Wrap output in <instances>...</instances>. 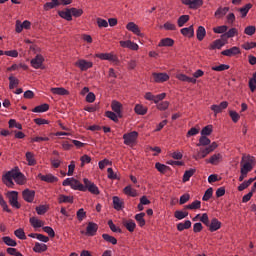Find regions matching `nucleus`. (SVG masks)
<instances>
[{
  "label": "nucleus",
  "instance_id": "obj_1",
  "mask_svg": "<svg viewBox=\"0 0 256 256\" xmlns=\"http://www.w3.org/2000/svg\"><path fill=\"white\" fill-rule=\"evenodd\" d=\"M2 183H4L6 187H9V189H13L15 184L25 185V183H27V177H25L19 167H15L2 175Z\"/></svg>",
  "mask_w": 256,
  "mask_h": 256
},
{
  "label": "nucleus",
  "instance_id": "obj_2",
  "mask_svg": "<svg viewBox=\"0 0 256 256\" xmlns=\"http://www.w3.org/2000/svg\"><path fill=\"white\" fill-rule=\"evenodd\" d=\"M255 167V156H251L249 154H243L240 161V176L239 181H243L253 171Z\"/></svg>",
  "mask_w": 256,
  "mask_h": 256
},
{
  "label": "nucleus",
  "instance_id": "obj_3",
  "mask_svg": "<svg viewBox=\"0 0 256 256\" xmlns=\"http://www.w3.org/2000/svg\"><path fill=\"white\" fill-rule=\"evenodd\" d=\"M63 187H71V189H74V191H87V187L83 185L79 180L71 177V178H66L62 182Z\"/></svg>",
  "mask_w": 256,
  "mask_h": 256
},
{
  "label": "nucleus",
  "instance_id": "obj_4",
  "mask_svg": "<svg viewBox=\"0 0 256 256\" xmlns=\"http://www.w3.org/2000/svg\"><path fill=\"white\" fill-rule=\"evenodd\" d=\"M138 137H139V132L137 131H132L124 134L122 137L124 139V145H128V147H133V145L137 143Z\"/></svg>",
  "mask_w": 256,
  "mask_h": 256
},
{
  "label": "nucleus",
  "instance_id": "obj_5",
  "mask_svg": "<svg viewBox=\"0 0 256 256\" xmlns=\"http://www.w3.org/2000/svg\"><path fill=\"white\" fill-rule=\"evenodd\" d=\"M7 197L11 207H13L14 209H21V204L19 203V192L9 191L7 193Z\"/></svg>",
  "mask_w": 256,
  "mask_h": 256
},
{
  "label": "nucleus",
  "instance_id": "obj_6",
  "mask_svg": "<svg viewBox=\"0 0 256 256\" xmlns=\"http://www.w3.org/2000/svg\"><path fill=\"white\" fill-rule=\"evenodd\" d=\"M95 57L97 59H100L101 61H111L112 63H117L119 61V58L113 52L98 53V54H95Z\"/></svg>",
  "mask_w": 256,
  "mask_h": 256
},
{
  "label": "nucleus",
  "instance_id": "obj_7",
  "mask_svg": "<svg viewBox=\"0 0 256 256\" xmlns=\"http://www.w3.org/2000/svg\"><path fill=\"white\" fill-rule=\"evenodd\" d=\"M45 63V57L41 54H37L33 59L30 61L31 67L33 69H45V66L43 65Z\"/></svg>",
  "mask_w": 256,
  "mask_h": 256
},
{
  "label": "nucleus",
  "instance_id": "obj_8",
  "mask_svg": "<svg viewBox=\"0 0 256 256\" xmlns=\"http://www.w3.org/2000/svg\"><path fill=\"white\" fill-rule=\"evenodd\" d=\"M229 107V102L227 101H222L219 105L217 104H213L210 106L211 111H213L215 117H217V115H219V113H223V111H225V109H227Z\"/></svg>",
  "mask_w": 256,
  "mask_h": 256
},
{
  "label": "nucleus",
  "instance_id": "obj_9",
  "mask_svg": "<svg viewBox=\"0 0 256 256\" xmlns=\"http://www.w3.org/2000/svg\"><path fill=\"white\" fill-rule=\"evenodd\" d=\"M84 187H86V191L88 190L92 195H99V187L95 185V183L91 182L89 179H83Z\"/></svg>",
  "mask_w": 256,
  "mask_h": 256
},
{
  "label": "nucleus",
  "instance_id": "obj_10",
  "mask_svg": "<svg viewBox=\"0 0 256 256\" xmlns=\"http://www.w3.org/2000/svg\"><path fill=\"white\" fill-rule=\"evenodd\" d=\"M182 5L188 7V9H199L203 7V0H181Z\"/></svg>",
  "mask_w": 256,
  "mask_h": 256
},
{
  "label": "nucleus",
  "instance_id": "obj_11",
  "mask_svg": "<svg viewBox=\"0 0 256 256\" xmlns=\"http://www.w3.org/2000/svg\"><path fill=\"white\" fill-rule=\"evenodd\" d=\"M97 231H99V225L95 222H88L85 235H87V237H95Z\"/></svg>",
  "mask_w": 256,
  "mask_h": 256
},
{
  "label": "nucleus",
  "instance_id": "obj_12",
  "mask_svg": "<svg viewBox=\"0 0 256 256\" xmlns=\"http://www.w3.org/2000/svg\"><path fill=\"white\" fill-rule=\"evenodd\" d=\"M75 66L78 67L80 71H87L93 67V63L85 59H79L75 62Z\"/></svg>",
  "mask_w": 256,
  "mask_h": 256
},
{
  "label": "nucleus",
  "instance_id": "obj_13",
  "mask_svg": "<svg viewBox=\"0 0 256 256\" xmlns=\"http://www.w3.org/2000/svg\"><path fill=\"white\" fill-rule=\"evenodd\" d=\"M22 198L26 203H33L35 201V190L26 188L22 191Z\"/></svg>",
  "mask_w": 256,
  "mask_h": 256
},
{
  "label": "nucleus",
  "instance_id": "obj_14",
  "mask_svg": "<svg viewBox=\"0 0 256 256\" xmlns=\"http://www.w3.org/2000/svg\"><path fill=\"white\" fill-rule=\"evenodd\" d=\"M120 47H123V49H130L131 51H139V44L135 43L131 40L126 41H120L119 42Z\"/></svg>",
  "mask_w": 256,
  "mask_h": 256
},
{
  "label": "nucleus",
  "instance_id": "obj_15",
  "mask_svg": "<svg viewBox=\"0 0 256 256\" xmlns=\"http://www.w3.org/2000/svg\"><path fill=\"white\" fill-rule=\"evenodd\" d=\"M111 109L114 113H116V115H118L119 119L123 117V104H121V102L113 100L111 103Z\"/></svg>",
  "mask_w": 256,
  "mask_h": 256
},
{
  "label": "nucleus",
  "instance_id": "obj_16",
  "mask_svg": "<svg viewBox=\"0 0 256 256\" xmlns=\"http://www.w3.org/2000/svg\"><path fill=\"white\" fill-rule=\"evenodd\" d=\"M221 55H224V57H235V55H241V48L237 46L231 47L230 49L223 50Z\"/></svg>",
  "mask_w": 256,
  "mask_h": 256
},
{
  "label": "nucleus",
  "instance_id": "obj_17",
  "mask_svg": "<svg viewBox=\"0 0 256 256\" xmlns=\"http://www.w3.org/2000/svg\"><path fill=\"white\" fill-rule=\"evenodd\" d=\"M152 77L154 79V83H165V81H169V74L167 73H152Z\"/></svg>",
  "mask_w": 256,
  "mask_h": 256
},
{
  "label": "nucleus",
  "instance_id": "obj_18",
  "mask_svg": "<svg viewBox=\"0 0 256 256\" xmlns=\"http://www.w3.org/2000/svg\"><path fill=\"white\" fill-rule=\"evenodd\" d=\"M38 179H40V181H44L45 183H57V181H59V178H57V176L53 175V174H38Z\"/></svg>",
  "mask_w": 256,
  "mask_h": 256
},
{
  "label": "nucleus",
  "instance_id": "obj_19",
  "mask_svg": "<svg viewBox=\"0 0 256 256\" xmlns=\"http://www.w3.org/2000/svg\"><path fill=\"white\" fill-rule=\"evenodd\" d=\"M113 207L116 211H123L125 209V202L123 199L119 198L118 196H113L112 198Z\"/></svg>",
  "mask_w": 256,
  "mask_h": 256
},
{
  "label": "nucleus",
  "instance_id": "obj_20",
  "mask_svg": "<svg viewBox=\"0 0 256 256\" xmlns=\"http://www.w3.org/2000/svg\"><path fill=\"white\" fill-rule=\"evenodd\" d=\"M127 31H131V33H134V35H137L138 37H143V33H141V29H139V26L135 24V22H129L126 25Z\"/></svg>",
  "mask_w": 256,
  "mask_h": 256
},
{
  "label": "nucleus",
  "instance_id": "obj_21",
  "mask_svg": "<svg viewBox=\"0 0 256 256\" xmlns=\"http://www.w3.org/2000/svg\"><path fill=\"white\" fill-rule=\"evenodd\" d=\"M223 161V154L221 153H215L208 160H206V163H210V165H219Z\"/></svg>",
  "mask_w": 256,
  "mask_h": 256
},
{
  "label": "nucleus",
  "instance_id": "obj_22",
  "mask_svg": "<svg viewBox=\"0 0 256 256\" xmlns=\"http://www.w3.org/2000/svg\"><path fill=\"white\" fill-rule=\"evenodd\" d=\"M230 10L229 7H218L217 10L214 13V17L216 19H223V17H225V15H227V12Z\"/></svg>",
  "mask_w": 256,
  "mask_h": 256
},
{
  "label": "nucleus",
  "instance_id": "obj_23",
  "mask_svg": "<svg viewBox=\"0 0 256 256\" xmlns=\"http://www.w3.org/2000/svg\"><path fill=\"white\" fill-rule=\"evenodd\" d=\"M207 227H209V231H211V233L219 231V229H221V221L217 218H213Z\"/></svg>",
  "mask_w": 256,
  "mask_h": 256
},
{
  "label": "nucleus",
  "instance_id": "obj_24",
  "mask_svg": "<svg viewBox=\"0 0 256 256\" xmlns=\"http://www.w3.org/2000/svg\"><path fill=\"white\" fill-rule=\"evenodd\" d=\"M225 43V40H223V37H221V39H216L213 43H211L209 49L210 51H215V49H221L222 47H225Z\"/></svg>",
  "mask_w": 256,
  "mask_h": 256
},
{
  "label": "nucleus",
  "instance_id": "obj_25",
  "mask_svg": "<svg viewBox=\"0 0 256 256\" xmlns=\"http://www.w3.org/2000/svg\"><path fill=\"white\" fill-rule=\"evenodd\" d=\"M211 153V150L206 146V148H200L199 152L193 156V159L198 161V159H205L207 155Z\"/></svg>",
  "mask_w": 256,
  "mask_h": 256
},
{
  "label": "nucleus",
  "instance_id": "obj_26",
  "mask_svg": "<svg viewBox=\"0 0 256 256\" xmlns=\"http://www.w3.org/2000/svg\"><path fill=\"white\" fill-rule=\"evenodd\" d=\"M29 222L34 229H40V227L45 226V222L37 217H31Z\"/></svg>",
  "mask_w": 256,
  "mask_h": 256
},
{
  "label": "nucleus",
  "instance_id": "obj_27",
  "mask_svg": "<svg viewBox=\"0 0 256 256\" xmlns=\"http://www.w3.org/2000/svg\"><path fill=\"white\" fill-rule=\"evenodd\" d=\"M58 15L59 17H61V19H65V21H73V16L71 15V8L58 11Z\"/></svg>",
  "mask_w": 256,
  "mask_h": 256
},
{
  "label": "nucleus",
  "instance_id": "obj_28",
  "mask_svg": "<svg viewBox=\"0 0 256 256\" xmlns=\"http://www.w3.org/2000/svg\"><path fill=\"white\" fill-rule=\"evenodd\" d=\"M122 224L124 225V227L127 229V231H129V233H133V231H135L137 224L135 223V221L133 220H123Z\"/></svg>",
  "mask_w": 256,
  "mask_h": 256
},
{
  "label": "nucleus",
  "instance_id": "obj_29",
  "mask_svg": "<svg viewBox=\"0 0 256 256\" xmlns=\"http://www.w3.org/2000/svg\"><path fill=\"white\" fill-rule=\"evenodd\" d=\"M180 33L184 36V37H188L189 39H191V37H193V35H195V29L193 28V25L186 27V28H182L180 30Z\"/></svg>",
  "mask_w": 256,
  "mask_h": 256
},
{
  "label": "nucleus",
  "instance_id": "obj_30",
  "mask_svg": "<svg viewBox=\"0 0 256 256\" xmlns=\"http://www.w3.org/2000/svg\"><path fill=\"white\" fill-rule=\"evenodd\" d=\"M176 79H178L179 81H183L184 83H197V79L195 78H191L185 74H178L176 75Z\"/></svg>",
  "mask_w": 256,
  "mask_h": 256
},
{
  "label": "nucleus",
  "instance_id": "obj_31",
  "mask_svg": "<svg viewBox=\"0 0 256 256\" xmlns=\"http://www.w3.org/2000/svg\"><path fill=\"white\" fill-rule=\"evenodd\" d=\"M211 145V139L207 136H200L198 143L196 144L197 147H209Z\"/></svg>",
  "mask_w": 256,
  "mask_h": 256
},
{
  "label": "nucleus",
  "instance_id": "obj_32",
  "mask_svg": "<svg viewBox=\"0 0 256 256\" xmlns=\"http://www.w3.org/2000/svg\"><path fill=\"white\" fill-rule=\"evenodd\" d=\"M50 91L53 95H61V96L69 95V90L63 87L51 88Z\"/></svg>",
  "mask_w": 256,
  "mask_h": 256
},
{
  "label": "nucleus",
  "instance_id": "obj_33",
  "mask_svg": "<svg viewBox=\"0 0 256 256\" xmlns=\"http://www.w3.org/2000/svg\"><path fill=\"white\" fill-rule=\"evenodd\" d=\"M25 157L29 167L37 165V160H35V154H33V152H26Z\"/></svg>",
  "mask_w": 256,
  "mask_h": 256
},
{
  "label": "nucleus",
  "instance_id": "obj_34",
  "mask_svg": "<svg viewBox=\"0 0 256 256\" xmlns=\"http://www.w3.org/2000/svg\"><path fill=\"white\" fill-rule=\"evenodd\" d=\"M175 45V41L171 38H164L160 40L158 47H173Z\"/></svg>",
  "mask_w": 256,
  "mask_h": 256
},
{
  "label": "nucleus",
  "instance_id": "obj_35",
  "mask_svg": "<svg viewBox=\"0 0 256 256\" xmlns=\"http://www.w3.org/2000/svg\"><path fill=\"white\" fill-rule=\"evenodd\" d=\"M33 251L34 253H45V251H47V246L46 244L36 242Z\"/></svg>",
  "mask_w": 256,
  "mask_h": 256
},
{
  "label": "nucleus",
  "instance_id": "obj_36",
  "mask_svg": "<svg viewBox=\"0 0 256 256\" xmlns=\"http://www.w3.org/2000/svg\"><path fill=\"white\" fill-rule=\"evenodd\" d=\"M147 107L143 106L142 104H136L134 107V112L136 115H147Z\"/></svg>",
  "mask_w": 256,
  "mask_h": 256
},
{
  "label": "nucleus",
  "instance_id": "obj_37",
  "mask_svg": "<svg viewBox=\"0 0 256 256\" xmlns=\"http://www.w3.org/2000/svg\"><path fill=\"white\" fill-rule=\"evenodd\" d=\"M205 35H207V30H205V27L199 26L196 30V37L198 41H203V39H205Z\"/></svg>",
  "mask_w": 256,
  "mask_h": 256
},
{
  "label": "nucleus",
  "instance_id": "obj_38",
  "mask_svg": "<svg viewBox=\"0 0 256 256\" xmlns=\"http://www.w3.org/2000/svg\"><path fill=\"white\" fill-rule=\"evenodd\" d=\"M252 8H253V4L251 3H248L242 8H239V13L241 14V17L242 18L247 17V13H249V11H251Z\"/></svg>",
  "mask_w": 256,
  "mask_h": 256
},
{
  "label": "nucleus",
  "instance_id": "obj_39",
  "mask_svg": "<svg viewBox=\"0 0 256 256\" xmlns=\"http://www.w3.org/2000/svg\"><path fill=\"white\" fill-rule=\"evenodd\" d=\"M134 218H135L136 222L138 223L139 227H145L146 222H145V213L144 212L136 214Z\"/></svg>",
  "mask_w": 256,
  "mask_h": 256
},
{
  "label": "nucleus",
  "instance_id": "obj_40",
  "mask_svg": "<svg viewBox=\"0 0 256 256\" xmlns=\"http://www.w3.org/2000/svg\"><path fill=\"white\" fill-rule=\"evenodd\" d=\"M49 109V104L44 103L41 105L36 106L32 112L33 113H47V110Z\"/></svg>",
  "mask_w": 256,
  "mask_h": 256
},
{
  "label": "nucleus",
  "instance_id": "obj_41",
  "mask_svg": "<svg viewBox=\"0 0 256 256\" xmlns=\"http://www.w3.org/2000/svg\"><path fill=\"white\" fill-rule=\"evenodd\" d=\"M185 229H191V220H186L177 224L178 231H185Z\"/></svg>",
  "mask_w": 256,
  "mask_h": 256
},
{
  "label": "nucleus",
  "instance_id": "obj_42",
  "mask_svg": "<svg viewBox=\"0 0 256 256\" xmlns=\"http://www.w3.org/2000/svg\"><path fill=\"white\" fill-rule=\"evenodd\" d=\"M195 171L196 170L193 168L186 170L182 178L183 183H187V181H189V179H191L193 175H195Z\"/></svg>",
  "mask_w": 256,
  "mask_h": 256
},
{
  "label": "nucleus",
  "instance_id": "obj_43",
  "mask_svg": "<svg viewBox=\"0 0 256 256\" xmlns=\"http://www.w3.org/2000/svg\"><path fill=\"white\" fill-rule=\"evenodd\" d=\"M175 219H178V221H181L185 219L186 217H189V212L183 211V210H177L174 213Z\"/></svg>",
  "mask_w": 256,
  "mask_h": 256
},
{
  "label": "nucleus",
  "instance_id": "obj_44",
  "mask_svg": "<svg viewBox=\"0 0 256 256\" xmlns=\"http://www.w3.org/2000/svg\"><path fill=\"white\" fill-rule=\"evenodd\" d=\"M58 203L63 204V203H73V196H67L60 194L58 196Z\"/></svg>",
  "mask_w": 256,
  "mask_h": 256
},
{
  "label": "nucleus",
  "instance_id": "obj_45",
  "mask_svg": "<svg viewBox=\"0 0 256 256\" xmlns=\"http://www.w3.org/2000/svg\"><path fill=\"white\" fill-rule=\"evenodd\" d=\"M2 240L8 247H17V241L9 236H4Z\"/></svg>",
  "mask_w": 256,
  "mask_h": 256
},
{
  "label": "nucleus",
  "instance_id": "obj_46",
  "mask_svg": "<svg viewBox=\"0 0 256 256\" xmlns=\"http://www.w3.org/2000/svg\"><path fill=\"white\" fill-rule=\"evenodd\" d=\"M185 209H190L191 211H195L196 209H201V201L195 200L191 204L186 205Z\"/></svg>",
  "mask_w": 256,
  "mask_h": 256
},
{
  "label": "nucleus",
  "instance_id": "obj_47",
  "mask_svg": "<svg viewBox=\"0 0 256 256\" xmlns=\"http://www.w3.org/2000/svg\"><path fill=\"white\" fill-rule=\"evenodd\" d=\"M213 133V125H207L204 128H202L200 135L203 137H209Z\"/></svg>",
  "mask_w": 256,
  "mask_h": 256
},
{
  "label": "nucleus",
  "instance_id": "obj_48",
  "mask_svg": "<svg viewBox=\"0 0 256 256\" xmlns=\"http://www.w3.org/2000/svg\"><path fill=\"white\" fill-rule=\"evenodd\" d=\"M124 193L125 195H128V197H137V190L131 186H126L124 188Z\"/></svg>",
  "mask_w": 256,
  "mask_h": 256
},
{
  "label": "nucleus",
  "instance_id": "obj_49",
  "mask_svg": "<svg viewBox=\"0 0 256 256\" xmlns=\"http://www.w3.org/2000/svg\"><path fill=\"white\" fill-rule=\"evenodd\" d=\"M105 117H107L111 121H114V123H117L119 121V115H117V113L113 111H106Z\"/></svg>",
  "mask_w": 256,
  "mask_h": 256
},
{
  "label": "nucleus",
  "instance_id": "obj_50",
  "mask_svg": "<svg viewBox=\"0 0 256 256\" xmlns=\"http://www.w3.org/2000/svg\"><path fill=\"white\" fill-rule=\"evenodd\" d=\"M102 239H104L106 243H111V245H117V238L109 234H102Z\"/></svg>",
  "mask_w": 256,
  "mask_h": 256
},
{
  "label": "nucleus",
  "instance_id": "obj_51",
  "mask_svg": "<svg viewBox=\"0 0 256 256\" xmlns=\"http://www.w3.org/2000/svg\"><path fill=\"white\" fill-rule=\"evenodd\" d=\"M9 89H15V87L19 86V79L15 76H9Z\"/></svg>",
  "mask_w": 256,
  "mask_h": 256
},
{
  "label": "nucleus",
  "instance_id": "obj_52",
  "mask_svg": "<svg viewBox=\"0 0 256 256\" xmlns=\"http://www.w3.org/2000/svg\"><path fill=\"white\" fill-rule=\"evenodd\" d=\"M155 169H157V171H159V173H167V171H169V166H167L165 164H161L160 162H157L155 164Z\"/></svg>",
  "mask_w": 256,
  "mask_h": 256
},
{
  "label": "nucleus",
  "instance_id": "obj_53",
  "mask_svg": "<svg viewBox=\"0 0 256 256\" xmlns=\"http://www.w3.org/2000/svg\"><path fill=\"white\" fill-rule=\"evenodd\" d=\"M189 19H190L189 15L180 16L177 20L178 27H183L185 25V23H187L189 21Z\"/></svg>",
  "mask_w": 256,
  "mask_h": 256
},
{
  "label": "nucleus",
  "instance_id": "obj_54",
  "mask_svg": "<svg viewBox=\"0 0 256 256\" xmlns=\"http://www.w3.org/2000/svg\"><path fill=\"white\" fill-rule=\"evenodd\" d=\"M70 13L72 17L79 18L81 17V15H83V9L73 7V8H70Z\"/></svg>",
  "mask_w": 256,
  "mask_h": 256
},
{
  "label": "nucleus",
  "instance_id": "obj_55",
  "mask_svg": "<svg viewBox=\"0 0 256 256\" xmlns=\"http://www.w3.org/2000/svg\"><path fill=\"white\" fill-rule=\"evenodd\" d=\"M229 115H230V118L233 121V123H239L241 116L239 115V113H237V111L230 110Z\"/></svg>",
  "mask_w": 256,
  "mask_h": 256
},
{
  "label": "nucleus",
  "instance_id": "obj_56",
  "mask_svg": "<svg viewBox=\"0 0 256 256\" xmlns=\"http://www.w3.org/2000/svg\"><path fill=\"white\" fill-rule=\"evenodd\" d=\"M163 29H165V31H177V26L171 21H167L166 23H164Z\"/></svg>",
  "mask_w": 256,
  "mask_h": 256
},
{
  "label": "nucleus",
  "instance_id": "obj_57",
  "mask_svg": "<svg viewBox=\"0 0 256 256\" xmlns=\"http://www.w3.org/2000/svg\"><path fill=\"white\" fill-rule=\"evenodd\" d=\"M211 69L212 71L221 72V71H227L228 69H230V66L228 64H220L218 66H213Z\"/></svg>",
  "mask_w": 256,
  "mask_h": 256
},
{
  "label": "nucleus",
  "instance_id": "obj_58",
  "mask_svg": "<svg viewBox=\"0 0 256 256\" xmlns=\"http://www.w3.org/2000/svg\"><path fill=\"white\" fill-rule=\"evenodd\" d=\"M14 235H15V237H17L18 239H21V240L27 239V236H25V231L22 228L15 230Z\"/></svg>",
  "mask_w": 256,
  "mask_h": 256
},
{
  "label": "nucleus",
  "instance_id": "obj_59",
  "mask_svg": "<svg viewBox=\"0 0 256 256\" xmlns=\"http://www.w3.org/2000/svg\"><path fill=\"white\" fill-rule=\"evenodd\" d=\"M76 217L78 219V221H83V219H85L87 217V212H85V209L80 208L77 212H76Z\"/></svg>",
  "mask_w": 256,
  "mask_h": 256
},
{
  "label": "nucleus",
  "instance_id": "obj_60",
  "mask_svg": "<svg viewBox=\"0 0 256 256\" xmlns=\"http://www.w3.org/2000/svg\"><path fill=\"white\" fill-rule=\"evenodd\" d=\"M158 111H167L169 109V101H162L156 105Z\"/></svg>",
  "mask_w": 256,
  "mask_h": 256
},
{
  "label": "nucleus",
  "instance_id": "obj_61",
  "mask_svg": "<svg viewBox=\"0 0 256 256\" xmlns=\"http://www.w3.org/2000/svg\"><path fill=\"white\" fill-rule=\"evenodd\" d=\"M107 173H108V175H107L108 179H112V180H119L120 179L119 175H117V172L113 171V168H108Z\"/></svg>",
  "mask_w": 256,
  "mask_h": 256
},
{
  "label": "nucleus",
  "instance_id": "obj_62",
  "mask_svg": "<svg viewBox=\"0 0 256 256\" xmlns=\"http://www.w3.org/2000/svg\"><path fill=\"white\" fill-rule=\"evenodd\" d=\"M212 197H213V188L210 187V188H208V189L205 191V193H204L202 199H203L204 201H209V199H211Z\"/></svg>",
  "mask_w": 256,
  "mask_h": 256
},
{
  "label": "nucleus",
  "instance_id": "obj_63",
  "mask_svg": "<svg viewBox=\"0 0 256 256\" xmlns=\"http://www.w3.org/2000/svg\"><path fill=\"white\" fill-rule=\"evenodd\" d=\"M237 28H231L228 32L223 34L221 37H227L228 39H231V37H235L237 35Z\"/></svg>",
  "mask_w": 256,
  "mask_h": 256
},
{
  "label": "nucleus",
  "instance_id": "obj_64",
  "mask_svg": "<svg viewBox=\"0 0 256 256\" xmlns=\"http://www.w3.org/2000/svg\"><path fill=\"white\" fill-rule=\"evenodd\" d=\"M255 31H256V27L251 25V26H247L245 29H244V33L245 35H249L250 37L255 35Z\"/></svg>",
  "mask_w": 256,
  "mask_h": 256
}]
</instances>
